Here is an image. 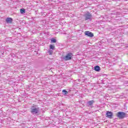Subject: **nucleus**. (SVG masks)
<instances>
[{"instance_id": "9b49d317", "label": "nucleus", "mask_w": 128, "mask_h": 128, "mask_svg": "<svg viewBox=\"0 0 128 128\" xmlns=\"http://www.w3.org/2000/svg\"><path fill=\"white\" fill-rule=\"evenodd\" d=\"M20 14H26V10L24 9V8H21L20 10Z\"/></svg>"}, {"instance_id": "0eeeda50", "label": "nucleus", "mask_w": 128, "mask_h": 128, "mask_svg": "<svg viewBox=\"0 0 128 128\" xmlns=\"http://www.w3.org/2000/svg\"><path fill=\"white\" fill-rule=\"evenodd\" d=\"M6 20L7 24H12V18H7Z\"/></svg>"}, {"instance_id": "f8f14e48", "label": "nucleus", "mask_w": 128, "mask_h": 128, "mask_svg": "<svg viewBox=\"0 0 128 128\" xmlns=\"http://www.w3.org/2000/svg\"><path fill=\"white\" fill-rule=\"evenodd\" d=\"M51 42L53 43V44H56V40L54 38H52L51 39Z\"/></svg>"}, {"instance_id": "7ed1b4c3", "label": "nucleus", "mask_w": 128, "mask_h": 128, "mask_svg": "<svg viewBox=\"0 0 128 128\" xmlns=\"http://www.w3.org/2000/svg\"><path fill=\"white\" fill-rule=\"evenodd\" d=\"M72 58V52H70L67 54L66 56L64 58L65 60H70Z\"/></svg>"}, {"instance_id": "1a4fd4ad", "label": "nucleus", "mask_w": 128, "mask_h": 128, "mask_svg": "<svg viewBox=\"0 0 128 128\" xmlns=\"http://www.w3.org/2000/svg\"><path fill=\"white\" fill-rule=\"evenodd\" d=\"M48 54H49L50 55L52 54H54V50L50 48L48 50Z\"/></svg>"}, {"instance_id": "9d476101", "label": "nucleus", "mask_w": 128, "mask_h": 128, "mask_svg": "<svg viewBox=\"0 0 128 128\" xmlns=\"http://www.w3.org/2000/svg\"><path fill=\"white\" fill-rule=\"evenodd\" d=\"M62 92H64V96H66V94H68V92L66 91V90H62Z\"/></svg>"}, {"instance_id": "20e7f679", "label": "nucleus", "mask_w": 128, "mask_h": 128, "mask_svg": "<svg viewBox=\"0 0 128 128\" xmlns=\"http://www.w3.org/2000/svg\"><path fill=\"white\" fill-rule=\"evenodd\" d=\"M84 16L85 17L86 20H90L92 18V14L88 12L84 14Z\"/></svg>"}, {"instance_id": "f03ea898", "label": "nucleus", "mask_w": 128, "mask_h": 128, "mask_svg": "<svg viewBox=\"0 0 128 128\" xmlns=\"http://www.w3.org/2000/svg\"><path fill=\"white\" fill-rule=\"evenodd\" d=\"M116 116L118 118L122 120V118H126V113L122 112H118L116 114Z\"/></svg>"}, {"instance_id": "4468645a", "label": "nucleus", "mask_w": 128, "mask_h": 128, "mask_svg": "<svg viewBox=\"0 0 128 128\" xmlns=\"http://www.w3.org/2000/svg\"><path fill=\"white\" fill-rule=\"evenodd\" d=\"M100 67L98 66H96V72H100Z\"/></svg>"}, {"instance_id": "f257e3e1", "label": "nucleus", "mask_w": 128, "mask_h": 128, "mask_svg": "<svg viewBox=\"0 0 128 128\" xmlns=\"http://www.w3.org/2000/svg\"><path fill=\"white\" fill-rule=\"evenodd\" d=\"M30 112L34 116H36L40 112V108L36 106H33L30 108Z\"/></svg>"}, {"instance_id": "2eb2a0df", "label": "nucleus", "mask_w": 128, "mask_h": 128, "mask_svg": "<svg viewBox=\"0 0 128 128\" xmlns=\"http://www.w3.org/2000/svg\"><path fill=\"white\" fill-rule=\"evenodd\" d=\"M94 70H96V66H95L94 67Z\"/></svg>"}, {"instance_id": "39448f33", "label": "nucleus", "mask_w": 128, "mask_h": 128, "mask_svg": "<svg viewBox=\"0 0 128 128\" xmlns=\"http://www.w3.org/2000/svg\"><path fill=\"white\" fill-rule=\"evenodd\" d=\"M112 116H114V114L112 112L108 111L106 113V118H112Z\"/></svg>"}, {"instance_id": "423d86ee", "label": "nucleus", "mask_w": 128, "mask_h": 128, "mask_svg": "<svg viewBox=\"0 0 128 128\" xmlns=\"http://www.w3.org/2000/svg\"><path fill=\"white\" fill-rule=\"evenodd\" d=\"M84 34L85 36H89V38H92L94 36V34L90 31H86Z\"/></svg>"}, {"instance_id": "6e6552de", "label": "nucleus", "mask_w": 128, "mask_h": 128, "mask_svg": "<svg viewBox=\"0 0 128 128\" xmlns=\"http://www.w3.org/2000/svg\"><path fill=\"white\" fill-rule=\"evenodd\" d=\"M94 100L88 101L87 102V106H92V104H94Z\"/></svg>"}, {"instance_id": "ddd939ff", "label": "nucleus", "mask_w": 128, "mask_h": 128, "mask_svg": "<svg viewBox=\"0 0 128 128\" xmlns=\"http://www.w3.org/2000/svg\"><path fill=\"white\" fill-rule=\"evenodd\" d=\"M50 50H54V48H55V46H54V45H52V44H50Z\"/></svg>"}]
</instances>
